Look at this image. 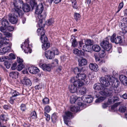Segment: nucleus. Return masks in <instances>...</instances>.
<instances>
[{
  "instance_id": "a18cd8bd",
  "label": "nucleus",
  "mask_w": 127,
  "mask_h": 127,
  "mask_svg": "<svg viewBox=\"0 0 127 127\" xmlns=\"http://www.w3.org/2000/svg\"><path fill=\"white\" fill-rule=\"evenodd\" d=\"M24 65L23 64H19L17 66V70L19 71L21 70L24 67Z\"/></svg>"
},
{
  "instance_id": "6e6552de",
  "label": "nucleus",
  "mask_w": 127,
  "mask_h": 127,
  "mask_svg": "<svg viewBox=\"0 0 127 127\" xmlns=\"http://www.w3.org/2000/svg\"><path fill=\"white\" fill-rule=\"evenodd\" d=\"M12 14H9L8 19L10 22L13 24H16L17 22L18 19L17 17H20L22 16H17L16 15L13 13Z\"/></svg>"
},
{
  "instance_id": "864d4df0",
  "label": "nucleus",
  "mask_w": 127,
  "mask_h": 127,
  "mask_svg": "<svg viewBox=\"0 0 127 127\" xmlns=\"http://www.w3.org/2000/svg\"><path fill=\"white\" fill-rule=\"evenodd\" d=\"M74 72L75 74H79L81 72V70L80 68L77 67H75L74 69Z\"/></svg>"
},
{
  "instance_id": "393cba45",
  "label": "nucleus",
  "mask_w": 127,
  "mask_h": 127,
  "mask_svg": "<svg viewBox=\"0 0 127 127\" xmlns=\"http://www.w3.org/2000/svg\"><path fill=\"white\" fill-rule=\"evenodd\" d=\"M1 23L2 26L6 28L9 27V25L10 24L8 20L4 18L2 19Z\"/></svg>"
},
{
  "instance_id": "a211bd4d",
  "label": "nucleus",
  "mask_w": 127,
  "mask_h": 127,
  "mask_svg": "<svg viewBox=\"0 0 127 127\" xmlns=\"http://www.w3.org/2000/svg\"><path fill=\"white\" fill-rule=\"evenodd\" d=\"M119 79L120 81L125 85H127V77L123 75L120 76Z\"/></svg>"
},
{
  "instance_id": "4c0bfd02",
  "label": "nucleus",
  "mask_w": 127,
  "mask_h": 127,
  "mask_svg": "<svg viewBox=\"0 0 127 127\" xmlns=\"http://www.w3.org/2000/svg\"><path fill=\"white\" fill-rule=\"evenodd\" d=\"M51 110V108L50 106L48 105H46L44 108V113H48Z\"/></svg>"
},
{
  "instance_id": "2eb2a0df",
  "label": "nucleus",
  "mask_w": 127,
  "mask_h": 127,
  "mask_svg": "<svg viewBox=\"0 0 127 127\" xmlns=\"http://www.w3.org/2000/svg\"><path fill=\"white\" fill-rule=\"evenodd\" d=\"M11 44V45L9 44V45L7 46L6 47L3 48L2 49H1L0 50V54L3 55L4 54L9 52L10 51Z\"/></svg>"
},
{
  "instance_id": "473e14b6",
  "label": "nucleus",
  "mask_w": 127,
  "mask_h": 127,
  "mask_svg": "<svg viewBox=\"0 0 127 127\" xmlns=\"http://www.w3.org/2000/svg\"><path fill=\"white\" fill-rule=\"evenodd\" d=\"M0 118L3 121H6L8 120V116L4 114H2L0 115Z\"/></svg>"
},
{
  "instance_id": "603ef678",
  "label": "nucleus",
  "mask_w": 127,
  "mask_h": 127,
  "mask_svg": "<svg viewBox=\"0 0 127 127\" xmlns=\"http://www.w3.org/2000/svg\"><path fill=\"white\" fill-rule=\"evenodd\" d=\"M79 44L78 48L80 50H83L84 44L83 42L82 41H80L79 42Z\"/></svg>"
},
{
  "instance_id": "680f3d73",
  "label": "nucleus",
  "mask_w": 127,
  "mask_h": 127,
  "mask_svg": "<svg viewBox=\"0 0 127 127\" xmlns=\"http://www.w3.org/2000/svg\"><path fill=\"white\" fill-rule=\"evenodd\" d=\"M87 45H89L90 46L93 45V43L91 42V40H88L86 42V43Z\"/></svg>"
},
{
  "instance_id": "8fccbe9b",
  "label": "nucleus",
  "mask_w": 127,
  "mask_h": 127,
  "mask_svg": "<svg viewBox=\"0 0 127 127\" xmlns=\"http://www.w3.org/2000/svg\"><path fill=\"white\" fill-rule=\"evenodd\" d=\"M43 104H46L49 103V99L47 97L45 98L42 100Z\"/></svg>"
},
{
  "instance_id": "72a5a7b5",
  "label": "nucleus",
  "mask_w": 127,
  "mask_h": 127,
  "mask_svg": "<svg viewBox=\"0 0 127 127\" xmlns=\"http://www.w3.org/2000/svg\"><path fill=\"white\" fill-rule=\"evenodd\" d=\"M57 114L54 113L51 116V119H52V122L53 123L55 122L56 121L57 118Z\"/></svg>"
},
{
  "instance_id": "2f4dec72",
  "label": "nucleus",
  "mask_w": 127,
  "mask_h": 127,
  "mask_svg": "<svg viewBox=\"0 0 127 127\" xmlns=\"http://www.w3.org/2000/svg\"><path fill=\"white\" fill-rule=\"evenodd\" d=\"M100 94L104 96H110V94L107 91H101L99 92Z\"/></svg>"
},
{
  "instance_id": "f704fd0d",
  "label": "nucleus",
  "mask_w": 127,
  "mask_h": 127,
  "mask_svg": "<svg viewBox=\"0 0 127 127\" xmlns=\"http://www.w3.org/2000/svg\"><path fill=\"white\" fill-rule=\"evenodd\" d=\"M77 99V97L74 95H72L70 97V101L71 104L74 103Z\"/></svg>"
},
{
  "instance_id": "e433bc0d",
  "label": "nucleus",
  "mask_w": 127,
  "mask_h": 127,
  "mask_svg": "<svg viewBox=\"0 0 127 127\" xmlns=\"http://www.w3.org/2000/svg\"><path fill=\"white\" fill-rule=\"evenodd\" d=\"M12 96L15 97L17 96L20 95V94L16 90H13L11 91Z\"/></svg>"
},
{
  "instance_id": "1a4fd4ad",
  "label": "nucleus",
  "mask_w": 127,
  "mask_h": 127,
  "mask_svg": "<svg viewBox=\"0 0 127 127\" xmlns=\"http://www.w3.org/2000/svg\"><path fill=\"white\" fill-rule=\"evenodd\" d=\"M42 43H43L42 45V49L44 50H46L50 47V43L49 42H47L48 39L46 36L45 37L41 40Z\"/></svg>"
},
{
  "instance_id": "5fc2aeb1",
  "label": "nucleus",
  "mask_w": 127,
  "mask_h": 127,
  "mask_svg": "<svg viewBox=\"0 0 127 127\" xmlns=\"http://www.w3.org/2000/svg\"><path fill=\"white\" fill-rule=\"evenodd\" d=\"M20 107L21 110L22 111H25L26 109V106L25 104H22Z\"/></svg>"
},
{
  "instance_id": "3c124183",
  "label": "nucleus",
  "mask_w": 127,
  "mask_h": 127,
  "mask_svg": "<svg viewBox=\"0 0 127 127\" xmlns=\"http://www.w3.org/2000/svg\"><path fill=\"white\" fill-rule=\"evenodd\" d=\"M77 44L76 40L75 38L72 40V46L73 47H76Z\"/></svg>"
},
{
  "instance_id": "423d86ee",
  "label": "nucleus",
  "mask_w": 127,
  "mask_h": 127,
  "mask_svg": "<svg viewBox=\"0 0 127 127\" xmlns=\"http://www.w3.org/2000/svg\"><path fill=\"white\" fill-rule=\"evenodd\" d=\"M73 114L70 111L65 112L64 115L63 116L65 123L67 126H69L68 122H69L70 118L72 117Z\"/></svg>"
},
{
  "instance_id": "5701e85b",
  "label": "nucleus",
  "mask_w": 127,
  "mask_h": 127,
  "mask_svg": "<svg viewBox=\"0 0 127 127\" xmlns=\"http://www.w3.org/2000/svg\"><path fill=\"white\" fill-rule=\"evenodd\" d=\"M83 84V82L79 80H76V81L74 82L73 85L77 88L82 86Z\"/></svg>"
},
{
  "instance_id": "de8ad7c7",
  "label": "nucleus",
  "mask_w": 127,
  "mask_h": 127,
  "mask_svg": "<svg viewBox=\"0 0 127 127\" xmlns=\"http://www.w3.org/2000/svg\"><path fill=\"white\" fill-rule=\"evenodd\" d=\"M87 89L85 87H83L82 89L80 91V92L82 95H83L86 93Z\"/></svg>"
},
{
  "instance_id": "412c9836",
  "label": "nucleus",
  "mask_w": 127,
  "mask_h": 127,
  "mask_svg": "<svg viewBox=\"0 0 127 127\" xmlns=\"http://www.w3.org/2000/svg\"><path fill=\"white\" fill-rule=\"evenodd\" d=\"M79 66H82L86 65L87 64V60L85 59H80L78 60Z\"/></svg>"
},
{
  "instance_id": "58836bf2",
  "label": "nucleus",
  "mask_w": 127,
  "mask_h": 127,
  "mask_svg": "<svg viewBox=\"0 0 127 127\" xmlns=\"http://www.w3.org/2000/svg\"><path fill=\"white\" fill-rule=\"evenodd\" d=\"M124 3L123 1L121 2L119 4L118 9V10L116 12V13H118L121 9L123 7Z\"/></svg>"
},
{
  "instance_id": "bb28decb",
  "label": "nucleus",
  "mask_w": 127,
  "mask_h": 127,
  "mask_svg": "<svg viewBox=\"0 0 127 127\" xmlns=\"http://www.w3.org/2000/svg\"><path fill=\"white\" fill-rule=\"evenodd\" d=\"M73 53L79 56L83 55H84V53L82 50H79L76 48H75L73 50Z\"/></svg>"
},
{
  "instance_id": "4be33fe9",
  "label": "nucleus",
  "mask_w": 127,
  "mask_h": 127,
  "mask_svg": "<svg viewBox=\"0 0 127 127\" xmlns=\"http://www.w3.org/2000/svg\"><path fill=\"white\" fill-rule=\"evenodd\" d=\"M119 26L124 32H127V27L125 26V24L124 22H120L119 24Z\"/></svg>"
},
{
  "instance_id": "7c9ffc66",
  "label": "nucleus",
  "mask_w": 127,
  "mask_h": 127,
  "mask_svg": "<svg viewBox=\"0 0 127 127\" xmlns=\"http://www.w3.org/2000/svg\"><path fill=\"white\" fill-rule=\"evenodd\" d=\"M30 3L32 9H33L34 7H36L37 6L35 0H30Z\"/></svg>"
},
{
  "instance_id": "0eeeda50",
  "label": "nucleus",
  "mask_w": 127,
  "mask_h": 127,
  "mask_svg": "<svg viewBox=\"0 0 127 127\" xmlns=\"http://www.w3.org/2000/svg\"><path fill=\"white\" fill-rule=\"evenodd\" d=\"M116 36L115 33L113 34L111 37V41L112 42H115L116 44H121L122 42V38L121 36H117L115 38Z\"/></svg>"
},
{
  "instance_id": "774afa93",
  "label": "nucleus",
  "mask_w": 127,
  "mask_h": 127,
  "mask_svg": "<svg viewBox=\"0 0 127 127\" xmlns=\"http://www.w3.org/2000/svg\"><path fill=\"white\" fill-rule=\"evenodd\" d=\"M4 34L6 37H11V35L10 33L8 32H5Z\"/></svg>"
},
{
  "instance_id": "6ab92c4d",
  "label": "nucleus",
  "mask_w": 127,
  "mask_h": 127,
  "mask_svg": "<svg viewBox=\"0 0 127 127\" xmlns=\"http://www.w3.org/2000/svg\"><path fill=\"white\" fill-rule=\"evenodd\" d=\"M90 69L95 72H97L98 70V65L95 64L91 63L89 65Z\"/></svg>"
},
{
  "instance_id": "a19ab883",
  "label": "nucleus",
  "mask_w": 127,
  "mask_h": 127,
  "mask_svg": "<svg viewBox=\"0 0 127 127\" xmlns=\"http://www.w3.org/2000/svg\"><path fill=\"white\" fill-rule=\"evenodd\" d=\"M4 64L7 69H8L10 67L11 64V62H8L7 61H5L4 63Z\"/></svg>"
},
{
  "instance_id": "338daca9",
  "label": "nucleus",
  "mask_w": 127,
  "mask_h": 127,
  "mask_svg": "<svg viewBox=\"0 0 127 127\" xmlns=\"http://www.w3.org/2000/svg\"><path fill=\"white\" fill-rule=\"evenodd\" d=\"M17 61L18 62L19 64H22L23 62L22 59L20 58V57H18L17 58Z\"/></svg>"
},
{
  "instance_id": "b1692460",
  "label": "nucleus",
  "mask_w": 127,
  "mask_h": 127,
  "mask_svg": "<svg viewBox=\"0 0 127 127\" xmlns=\"http://www.w3.org/2000/svg\"><path fill=\"white\" fill-rule=\"evenodd\" d=\"M76 77L78 80H84L86 78V75L84 73L79 74H77Z\"/></svg>"
},
{
  "instance_id": "052dcab7",
  "label": "nucleus",
  "mask_w": 127,
  "mask_h": 127,
  "mask_svg": "<svg viewBox=\"0 0 127 127\" xmlns=\"http://www.w3.org/2000/svg\"><path fill=\"white\" fill-rule=\"evenodd\" d=\"M45 116L46 117V120L47 121H49L50 119V115L48 114L47 113H44Z\"/></svg>"
},
{
  "instance_id": "bf43d9fd",
  "label": "nucleus",
  "mask_w": 127,
  "mask_h": 127,
  "mask_svg": "<svg viewBox=\"0 0 127 127\" xmlns=\"http://www.w3.org/2000/svg\"><path fill=\"white\" fill-rule=\"evenodd\" d=\"M8 31L11 32L14 29V27L13 26H11L10 25H9V27H6Z\"/></svg>"
},
{
  "instance_id": "ea45409f",
  "label": "nucleus",
  "mask_w": 127,
  "mask_h": 127,
  "mask_svg": "<svg viewBox=\"0 0 127 127\" xmlns=\"http://www.w3.org/2000/svg\"><path fill=\"white\" fill-rule=\"evenodd\" d=\"M105 98L104 96H101L97 99L95 100V102L96 103H99L102 102L105 99Z\"/></svg>"
},
{
  "instance_id": "09e8293b",
  "label": "nucleus",
  "mask_w": 127,
  "mask_h": 127,
  "mask_svg": "<svg viewBox=\"0 0 127 127\" xmlns=\"http://www.w3.org/2000/svg\"><path fill=\"white\" fill-rule=\"evenodd\" d=\"M87 89L85 87H83L82 89L80 91V92L82 95H83L86 93Z\"/></svg>"
},
{
  "instance_id": "0e129e2a",
  "label": "nucleus",
  "mask_w": 127,
  "mask_h": 127,
  "mask_svg": "<svg viewBox=\"0 0 127 127\" xmlns=\"http://www.w3.org/2000/svg\"><path fill=\"white\" fill-rule=\"evenodd\" d=\"M114 103L116 102H117L119 100V98L117 96H113L112 97Z\"/></svg>"
},
{
  "instance_id": "69168bd1",
  "label": "nucleus",
  "mask_w": 127,
  "mask_h": 127,
  "mask_svg": "<svg viewBox=\"0 0 127 127\" xmlns=\"http://www.w3.org/2000/svg\"><path fill=\"white\" fill-rule=\"evenodd\" d=\"M3 107L4 109L5 110H7L9 108H11L12 107L10 105H4Z\"/></svg>"
},
{
  "instance_id": "6e6d98bb",
  "label": "nucleus",
  "mask_w": 127,
  "mask_h": 127,
  "mask_svg": "<svg viewBox=\"0 0 127 127\" xmlns=\"http://www.w3.org/2000/svg\"><path fill=\"white\" fill-rule=\"evenodd\" d=\"M16 99V97L12 96L10 97L9 100V102L11 104H13L14 102V100Z\"/></svg>"
},
{
  "instance_id": "a878e982",
  "label": "nucleus",
  "mask_w": 127,
  "mask_h": 127,
  "mask_svg": "<svg viewBox=\"0 0 127 127\" xmlns=\"http://www.w3.org/2000/svg\"><path fill=\"white\" fill-rule=\"evenodd\" d=\"M19 73L17 72H12L9 74V76L13 78L16 79L19 77Z\"/></svg>"
},
{
  "instance_id": "79ce46f5",
  "label": "nucleus",
  "mask_w": 127,
  "mask_h": 127,
  "mask_svg": "<svg viewBox=\"0 0 127 127\" xmlns=\"http://www.w3.org/2000/svg\"><path fill=\"white\" fill-rule=\"evenodd\" d=\"M30 116L33 119H35L37 118V115L36 112L33 111L30 114Z\"/></svg>"
},
{
  "instance_id": "9b49d317",
  "label": "nucleus",
  "mask_w": 127,
  "mask_h": 127,
  "mask_svg": "<svg viewBox=\"0 0 127 127\" xmlns=\"http://www.w3.org/2000/svg\"><path fill=\"white\" fill-rule=\"evenodd\" d=\"M81 99L84 102L90 103L92 102L93 98L91 95H86L82 97Z\"/></svg>"
},
{
  "instance_id": "aec40b11",
  "label": "nucleus",
  "mask_w": 127,
  "mask_h": 127,
  "mask_svg": "<svg viewBox=\"0 0 127 127\" xmlns=\"http://www.w3.org/2000/svg\"><path fill=\"white\" fill-rule=\"evenodd\" d=\"M22 7L23 10L25 12H28L31 10V8L30 5L27 3H23Z\"/></svg>"
},
{
  "instance_id": "c03bdc74",
  "label": "nucleus",
  "mask_w": 127,
  "mask_h": 127,
  "mask_svg": "<svg viewBox=\"0 0 127 127\" xmlns=\"http://www.w3.org/2000/svg\"><path fill=\"white\" fill-rule=\"evenodd\" d=\"M126 110V107L125 106H121L119 108V110L121 112H125Z\"/></svg>"
},
{
  "instance_id": "cd10ccee",
  "label": "nucleus",
  "mask_w": 127,
  "mask_h": 127,
  "mask_svg": "<svg viewBox=\"0 0 127 127\" xmlns=\"http://www.w3.org/2000/svg\"><path fill=\"white\" fill-rule=\"evenodd\" d=\"M69 88L71 93H75L77 90V88L73 85L69 86Z\"/></svg>"
},
{
  "instance_id": "c756f323",
  "label": "nucleus",
  "mask_w": 127,
  "mask_h": 127,
  "mask_svg": "<svg viewBox=\"0 0 127 127\" xmlns=\"http://www.w3.org/2000/svg\"><path fill=\"white\" fill-rule=\"evenodd\" d=\"M84 52H89L91 50V46L87 45L86 44H84L83 50Z\"/></svg>"
},
{
  "instance_id": "e2e57ef3",
  "label": "nucleus",
  "mask_w": 127,
  "mask_h": 127,
  "mask_svg": "<svg viewBox=\"0 0 127 127\" xmlns=\"http://www.w3.org/2000/svg\"><path fill=\"white\" fill-rule=\"evenodd\" d=\"M17 65V63H14L12 65L11 67V69L12 70H14L16 69V68Z\"/></svg>"
},
{
  "instance_id": "7ed1b4c3",
  "label": "nucleus",
  "mask_w": 127,
  "mask_h": 127,
  "mask_svg": "<svg viewBox=\"0 0 127 127\" xmlns=\"http://www.w3.org/2000/svg\"><path fill=\"white\" fill-rule=\"evenodd\" d=\"M38 24L39 27L40 28L37 29V33L38 36H41L40 38L41 40L46 36L45 35V31L43 28V27L45 26V21L39 20L38 21Z\"/></svg>"
},
{
  "instance_id": "ddd939ff",
  "label": "nucleus",
  "mask_w": 127,
  "mask_h": 127,
  "mask_svg": "<svg viewBox=\"0 0 127 127\" xmlns=\"http://www.w3.org/2000/svg\"><path fill=\"white\" fill-rule=\"evenodd\" d=\"M22 82L23 84L28 86H30L32 85V82L30 80L26 77L23 78Z\"/></svg>"
},
{
  "instance_id": "f8f14e48",
  "label": "nucleus",
  "mask_w": 127,
  "mask_h": 127,
  "mask_svg": "<svg viewBox=\"0 0 127 127\" xmlns=\"http://www.w3.org/2000/svg\"><path fill=\"white\" fill-rule=\"evenodd\" d=\"M45 56L48 59H52L54 58L53 52L50 50H48L45 51Z\"/></svg>"
},
{
  "instance_id": "4468645a",
  "label": "nucleus",
  "mask_w": 127,
  "mask_h": 127,
  "mask_svg": "<svg viewBox=\"0 0 127 127\" xmlns=\"http://www.w3.org/2000/svg\"><path fill=\"white\" fill-rule=\"evenodd\" d=\"M29 40L27 39L24 42V44L21 45V47L22 49L24 50L25 51V50H28L29 51Z\"/></svg>"
},
{
  "instance_id": "13d9d810",
  "label": "nucleus",
  "mask_w": 127,
  "mask_h": 127,
  "mask_svg": "<svg viewBox=\"0 0 127 127\" xmlns=\"http://www.w3.org/2000/svg\"><path fill=\"white\" fill-rule=\"evenodd\" d=\"M53 53L54 54V56L55 55H58L59 54V52L58 49L55 48H53Z\"/></svg>"
},
{
  "instance_id": "49530a36",
  "label": "nucleus",
  "mask_w": 127,
  "mask_h": 127,
  "mask_svg": "<svg viewBox=\"0 0 127 127\" xmlns=\"http://www.w3.org/2000/svg\"><path fill=\"white\" fill-rule=\"evenodd\" d=\"M87 89L85 87H83L82 89L80 91V92L82 95H83L86 93Z\"/></svg>"
},
{
  "instance_id": "20e7f679",
  "label": "nucleus",
  "mask_w": 127,
  "mask_h": 127,
  "mask_svg": "<svg viewBox=\"0 0 127 127\" xmlns=\"http://www.w3.org/2000/svg\"><path fill=\"white\" fill-rule=\"evenodd\" d=\"M44 7L42 3L39 4L36 7L35 13L38 15V17L39 19V20H43V21H45V18L46 15H42L41 14L43 10Z\"/></svg>"
},
{
  "instance_id": "c85d7f7f",
  "label": "nucleus",
  "mask_w": 127,
  "mask_h": 127,
  "mask_svg": "<svg viewBox=\"0 0 127 127\" xmlns=\"http://www.w3.org/2000/svg\"><path fill=\"white\" fill-rule=\"evenodd\" d=\"M92 49L96 52H98L100 50V46L97 45H93L92 47Z\"/></svg>"
},
{
  "instance_id": "39448f33",
  "label": "nucleus",
  "mask_w": 127,
  "mask_h": 127,
  "mask_svg": "<svg viewBox=\"0 0 127 127\" xmlns=\"http://www.w3.org/2000/svg\"><path fill=\"white\" fill-rule=\"evenodd\" d=\"M100 45L103 49L107 51L110 50L112 48L111 44L107 40H104L101 43Z\"/></svg>"
},
{
  "instance_id": "4d7b16f0",
  "label": "nucleus",
  "mask_w": 127,
  "mask_h": 127,
  "mask_svg": "<svg viewBox=\"0 0 127 127\" xmlns=\"http://www.w3.org/2000/svg\"><path fill=\"white\" fill-rule=\"evenodd\" d=\"M80 14L78 13H75L74 14V19L77 21L78 19L80 17Z\"/></svg>"
},
{
  "instance_id": "dca6fc26",
  "label": "nucleus",
  "mask_w": 127,
  "mask_h": 127,
  "mask_svg": "<svg viewBox=\"0 0 127 127\" xmlns=\"http://www.w3.org/2000/svg\"><path fill=\"white\" fill-rule=\"evenodd\" d=\"M28 69L29 72L32 74H36L39 71V69L37 67L34 66L29 67Z\"/></svg>"
},
{
  "instance_id": "9d476101",
  "label": "nucleus",
  "mask_w": 127,
  "mask_h": 127,
  "mask_svg": "<svg viewBox=\"0 0 127 127\" xmlns=\"http://www.w3.org/2000/svg\"><path fill=\"white\" fill-rule=\"evenodd\" d=\"M39 66L45 71H50L51 70V65L49 64H43L40 63L39 64Z\"/></svg>"
},
{
  "instance_id": "f3484780",
  "label": "nucleus",
  "mask_w": 127,
  "mask_h": 127,
  "mask_svg": "<svg viewBox=\"0 0 127 127\" xmlns=\"http://www.w3.org/2000/svg\"><path fill=\"white\" fill-rule=\"evenodd\" d=\"M94 89L97 90H103L104 88L101 83H97L95 84L93 86Z\"/></svg>"
},
{
  "instance_id": "c9c22d12",
  "label": "nucleus",
  "mask_w": 127,
  "mask_h": 127,
  "mask_svg": "<svg viewBox=\"0 0 127 127\" xmlns=\"http://www.w3.org/2000/svg\"><path fill=\"white\" fill-rule=\"evenodd\" d=\"M70 110L73 112H77L79 110V107L77 106H71L70 108Z\"/></svg>"
},
{
  "instance_id": "37998d69",
  "label": "nucleus",
  "mask_w": 127,
  "mask_h": 127,
  "mask_svg": "<svg viewBox=\"0 0 127 127\" xmlns=\"http://www.w3.org/2000/svg\"><path fill=\"white\" fill-rule=\"evenodd\" d=\"M106 53L104 50H102L100 51L99 54V56L101 58L104 57L106 55Z\"/></svg>"
},
{
  "instance_id": "f257e3e1",
  "label": "nucleus",
  "mask_w": 127,
  "mask_h": 127,
  "mask_svg": "<svg viewBox=\"0 0 127 127\" xmlns=\"http://www.w3.org/2000/svg\"><path fill=\"white\" fill-rule=\"evenodd\" d=\"M23 2L22 0H14L13 4L14 7L12 9L11 11L17 16H20L23 14L22 11L20 10L23 4Z\"/></svg>"
},
{
  "instance_id": "f03ea898",
  "label": "nucleus",
  "mask_w": 127,
  "mask_h": 127,
  "mask_svg": "<svg viewBox=\"0 0 127 127\" xmlns=\"http://www.w3.org/2000/svg\"><path fill=\"white\" fill-rule=\"evenodd\" d=\"M115 78L112 76L107 75L104 77H101L99 79L100 82L104 86L109 87L110 85V82L113 83L114 82Z\"/></svg>"
}]
</instances>
